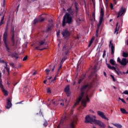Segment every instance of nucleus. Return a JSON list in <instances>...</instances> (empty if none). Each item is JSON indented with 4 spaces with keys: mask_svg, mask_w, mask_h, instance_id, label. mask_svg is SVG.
I'll use <instances>...</instances> for the list:
<instances>
[{
    "mask_svg": "<svg viewBox=\"0 0 128 128\" xmlns=\"http://www.w3.org/2000/svg\"><path fill=\"white\" fill-rule=\"evenodd\" d=\"M94 86V82H90V84H86L83 85L81 88V92L78 98L77 101L74 104V106H76L78 104H80L81 100H82V98H84V92H88V90L92 88Z\"/></svg>",
    "mask_w": 128,
    "mask_h": 128,
    "instance_id": "1",
    "label": "nucleus"
},
{
    "mask_svg": "<svg viewBox=\"0 0 128 128\" xmlns=\"http://www.w3.org/2000/svg\"><path fill=\"white\" fill-rule=\"evenodd\" d=\"M68 12L66 13L63 17L62 26H66V24H70L72 22V16H74V10L72 9V7L68 8L67 10Z\"/></svg>",
    "mask_w": 128,
    "mask_h": 128,
    "instance_id": "2",
    "label": "nucleus"
},
{
    "mask_svg": "<svg viewBox=\"0 0 128 128\" xmlns=\"http://www.w3.org/2000/svg\"><path fill=\"white\" fill-rule=\"evenodd\" d=\"M85 122L86 124H92V122H94V124H96L102 128H106V126L102 122L98 120H96V116H90V115H87L85 118Z\"/></svg>",
    "mask_w": 128,
    "mask_h": 128,
    "instance_id": "3",
    "label": "nucleus"
},
{
    "mask_svg": "<svg viewBox=\"0 0 128 128\" xmlns=\"http://www.w3.org/2000/svg\"><path fill=\"white\" fill-rule=\"evenodd\" d=\"M8 24H7L6 27V31L3 35V41L4 42V46L6 48V52H10V47L8 46V42H6V40L8 39Z\"/></svg>",
    "mask_w": 128,
    "mask_h": 128,
    "instance_id": "4",
    "label": "nucleus"
},
{
    "mask_svg": "<svg viewBox=\"0 0 128 128\" xmlns=\"http://www.w3.org/2000/svg\"><path fill=\"white\" fill-rule=\"evenodd\" d=\"M68 120V114L66 112H65L64 114V116H62V118L61 119V120L58 124V126H57L58 128H60V126H62V124H64V122H66Z\"/></svg>",
    "mask_w": 128,
    "mask_h": 128,
    "instance_id": "5",
    "label": "nucleus"
},
{
    "mask_svg": "<svg viewBox=\"0 0 128 128\" xmlns=\"http://www.w3.org/2000/svg\"><path fill=\"white\" fill-rule=\"evenodd\" d=\"M62 34L64 38H70V32L66 29L63 30L62 32Z\"/></svg>",
    "mask_w": 128,
    "mask_h": 128,
    "instance_id": "6",
    "label": "nucleus"
},
{
    "mask_svg": "<svg viewBox=\"0 0 128 128\" xmlns=\"http://www.w3.org/2000/svg\"><path fill=\"white\" fill-rule=\"evenodd\" d=\"M46 42L45 40H40L38 42V46H36L35 48V50H44L46 49V48H42V46H44Z\"/></svg>",
    "mask_w": 128,
    "mask_h": 128,
    "instance_id": "7",
    "label": "nucleus"
},
{
    "mask_svg": "<svg viewBox=\"0 0 128 128\" xmlns=\"http://www.w3.org/2000/svg\"><path fill=\"white\" fill-rule=\"evenodd\" d=\"M6 108L8 110L12 108V98L8 97L6 98Z\"/></svg>",
    "mask_w": 128,
    "mask_h": 128,
    "instance_id": "8",
    "label": "nucleus"
},
{
    "mask_svg": "<svg viewBox=\"0 0 128 128\" xmlns=\"http://www.w3.org/2000/svg\"><path fill=\"white\" fill-rule=\"evenodd\" d=\"M90 102V98H88V96L87 95L86 98H83L82 100V104L84 108L86 106V102Z\"/></svg>",
    "mask_w": 128,
    "mask_h": 128,
    "instance_id": "9",
    "label": "nucleus"
},
{
    "mask_svg": "<svg viewBox=\"0 0 128 128\" xmlns=\"http://www.w3.org/2000/svg\"><path fill=\"white\" fill-rule=\"evenodd\" d=\"M97 114L99 116H100V118H102L104 120H108V119L106 116V115H104V114L103 112L101 111H98Z\"/></svg>",
    "mask_w": 128,
    "mask_h": 128,
    "instance_id": "10",
    "label": "nucleus"
},
{
    "mask_svg": "<svg viewBox=\"0 0 128 128\" xmlns=\"http://www.w3.org/2000/svg\"><path fill=\"white\" fill-rule=\"evenodd\" d=\"M62 50L65 54L66 56L70 52V47L68 46V45H64L62 48Z\"/></svg>",
    "mask_w": 128,
    "mask_h": 128,
    "instance_id": "11",
    "label": "nucleus"
},
{
    "mask_svg": "<svg viewBox=\"0 0 128 128\" xmlns=\"http://www.w3.org/2000/svg\"><path fill=\"white\" fill-rule=\"evenodd\" d=\"M126 12V9H124V7H122V8L120 9V11L118 12V15L117 16V18H118L120 16H122Z\"/></svg>",
    "mask_w": 128,
    "mask_h": 128,
    "instance_id": "12",
    "label": "nucleus"
},
{
    "mask_svg": "<svg viewBox=\"0 0 128 128\" xmlns=\"http://www.w3.org/2000/svg\"><path fill=\"white\" fill-rule=\"evenodd\" d=\"M44 21V18H36L34 20V24H36L38 22H42Z\"/></svg>",
    "mask_w": 128,
    "mask_h": 128,
    "instance_id": "13",
    "label": "nucleus"
},
{
    "mask_svg": "<svg viewBox=\"0 0 128 128\" xmlns=\"http://www.w3.org/2000/svg\"><path fill=\"white\" fill-rule=\"evenodd\" d=\"M64 92L67 96H70V85L67 86L64 88Z\"/></svg>",
    "mask_w": 128,
    "mask_h": 128,
    "instance_id": "14",
    "label": "nucleus"
},
{
    "mask_svg": "<svg viewBox=\"0 0 128 128\" xmlns=\"http://www.w3.org/2000/svg\"><path fill=\"white\" fill-rule=\"evenodd\" d=\"M112 40L110 42V46H111V54H114V44L112 42Z\"/></svg>",
    "mask_w": 128,
    "mask_h": 128,
    "instance_id": "15",
    "label": "nucleus"
},
{
    "mask_svg": "<svg viewBox=\"0 0 128 128\" xmlns=\"http://www.w3.org/2000/svg\"><path fill=\"white\" fill-rule=\"evenodd\" d=\"M121 66H126L128 64V61H126V58H123L121 60V63H120Z\"/></svg>",
    "mask_w": 128,
    "mask_h": 128,
    "instance_id": "16",
    "label": "nucleus"
},
{
    "mask_svg": "<svg viewBox=\"0 0 128 128\" xmlns=\"http://www.w3.org/2000/svg\"><path fill=\"white\" fill-rule=\"evenodd\" d=\"M1 90L3 92L4 96H8V90H6L4 88H1Z\"/></svg>",
    "mask_w": 128,
    "mask_h": 128,
    "instance_id": "17",
    "label": "nucleus"
},
{
    "mask_svg": "<svg viewBox=\"0 0 128 128\" xmlns=\"http://www.w3.org/2000/svg\"><path fill=\"white\" fill-rule=\"evenodd\" d=\"M106 66H107L108 68H110V70H116V69L115 68L114 66H110V64L106 63Z\"/></svg>",
    "mask_w": 128,
    "mask_h": 128,
    "instance_id": "18",
    "label": "nucleus"
},
{
    "mask_svg": "<svg viewBox=\"0 0 128 128\" xmlns=\"http://www.w3.org/2000/svg\"><path fill=\"white\" fill-rule=\"evenodd\" d=\"M5 70L8 72V74H10V68L8 67V63L6 62H5V66H4Z\"/></svg>",
    "mask_w": 128,
    "mask_h": 128,
    "instance_id": "19",
    "label": "nucleus"
},
{
    "mask_svg": "<svg viewBox=\"0 0 128 128\" xmlns=\"http://www.w3.org/2000/svg\"><path fill=\"white\" fill-rule=\"evenodd\" d=\"M112 126H116V128H122V126L120 124H114V123H112Z\"/></svg>",
    "mask_w": 128,
    "mask_h": 128,
    "instance_id": "20",
    "label": "nucleus"
},
{
    "mask_svg": "<svg viewBox=\"0 0 128 128\" xmlns=\"http://www.w3.org/2000/svg\"><path fill=\"white\" fill-rule=\"evenodd\" d=\"M120 110L124 114H128V112L124 108H120Z\"/></svg>",
    "mask_w": 128,
    "mask_h": 128,
    "instance_id": "21",
    "label": "nucleus"
},
{
    "mask_svg": "<svg viewBox=\"0 0 128 128\" xmlns=\"http://www.w3.org/2000/svg\"><path fill=\"white\" fill-rule=\"evenodd\" d=\"M11 41L12 42V46H16V40H14V37L12 36L10 38Z\"/></svg>",
    "mask_w": 128,
    "mask_h": 128,
    "instance_id": "22",
    "label": "nucleus"
},
{
    "mask_svg": "<svg viewBox=\"0 0 128 128\" xmlns=\"http://www.w3.org/2000/svg\"><path fill=\"white\" fill-rule=\"evenodd\" d=\"M110 63L112 66H116V61H114V59H110Z\"/></svg>",
    "mask_w": 128,
    "mask_h": 128,
    "instance_id": "23",
    "label": "nucleus"
},
{
    "mask_svg": "<svg viewBox=\"0 0 128 128\" xmlns=\"http://www.w3.org/2000/svg\"><path fill=\"white\" fill-rule=\"evenodd\" d=\"M118 22H117L116 24V28H115V32H114V34H116H116H118V29L120 28V26H118Z\"/></svg>",
    "mask_w": 128,
    "mask_h": 128,
    "instance_id": "24",
    "label": "nucleus"
},
{
    "mask_svg": "<svg viewBox=\"0 0 128 128\" xmlns=\"http://www.w3.org/2000/svg\"><path fill=\"white\" fill-rule=\"evenodd\" d=\"M94 37H92V39L90 40V43H89V45H88V48H90V46H92V42H94Z\"/></svg>",
    "mask_w": 128,
    "mask_h": 128,
    "instance_id": "25",
    "label": "nucleus"
},
{
    "mask_svg": "<svg viewBox=\"0 0 128 128\" xmlns=\"http://www.w3.org/2000/svg\"><path fill=\"white\" fill-rule=\"evenodd\" d=\"M10 32L12 33V36H14V27L11 28Z\"/></svg>",
    "mask_w": 128,
    "mask_h": 128,
    "instance_id": "26",
    "label": "nucleus"
},
{
    "mask_svg": "<svg viewBox=\"0 0 128 128\" xmlns=\"http://www.w3.org/2000/svg\"><path fill=\"white\" fill-rule=\"evenodd\" d=\"M122 56L123 58H128V52H122Z\"/></svg>",
    "mask_w": 128,
    "mask_h": 128,
    "instance_id": "27",
    "label": "nucleus"
},
{
    "mask_svg": "<svg viewBox=\"0 0 128 128\" xmlns=\"http://www.w3.org/2000/svg\"><path fill=\"white\" fill-rule=\"evenodd\" d=\"M104 9L102 8L100 10V16H102L104 18Z\"/></svg>",
    "mask_w": 128,
    "mask_h": 128,
    "instance_id": "28",
    "label": "nucleus"
},
{
    "mask_svg": "<svg viewBox=\"0 0 128 128\" xmlns=\"http://www.w3.org/2000/svg\"><path fill=\"white\" fill-rule=\"evenodd\" d=\"M4 16H3L2 18V20H0V26L4 24Z\"/></svg>",
    "mask_w": 128,
    "mask_h": 128,
    "instance_id": "29",
    "label": "nucleus"
},
{
    "mask_svg": "<svg viewBox=\"0 0 128 128\" xmlns=\"http://www.w3.org/2000/svg\"><path fill=\"white\" fill-rule=\"evenodd\" d=\"M103 20H104V17L100 16V20H99V23L102 24Z\"/></svg>",
    "mask_w": 128,
    "mask_h": 128,
    "instance_id": "30",
    "label": "nucleus"
},
{
    "mask_svg": "<svg viewBox=\"0 0 128 128\" xmlns=\"http://www.w3.org/2000/svg\"><path fill=\"white\" fill-rule=\"evenodd\" d=\"M4 88V86L2 85V78H0V88Z\"/></svg>",
    "mask_w": 128,
    "mask_h": 128,
    "instance_id": "31",
    "label": "nucleus"
},
{
    "mask_svg": "<svg viewBox=\"0 0 128 128\" xmlns=\"http://www.w3.org/2000/svg\"><path fill=\"white\" fill-rule=\"evenodd\" d=\"M74 6H75V8H76V14H78V3L76 2L74 3Z\"/></svg>",
    "mask_w": 128,
    "mask_h": 128,
    "instance_id": "32",
    "label": "nucleus"
},
{
    "mask_svg": "<svg viewBox=\"0 0 128 128\" xmlns=\"http://www.w3.org/2000/svg\"><path fill=\"white\" fill-rule=\"evenodd\" d=\"M118 100H121V102H123V104H126V101L120 98V97H119Z\"/></svg>",
    "mask_w": 128,
    "mask_h": 128,
    "instance_id": "33",
    "label": "nucleus"
},
{
    "mask_svg": "<svg viewBox=\"0 0 128 128\" xmlns=\"http://www.w3.org/2000/svg\"><path fill=\"white\" fill-rule=\"evenodd\" d=\"M50 30H52V26H48L47 27L46 32H50Z\"/></svg>",
    "mask_w": 128,
    "mask_h": 128,
    "instance_id": "34",
    "label": "nucleus"
},
{
    "mask_svg": "<svg viewBox=\"0 0 128 128\" xmlns=\"http://www.w3.org/2000/svg\"><path fill=\"white\" fill-rule=\"evenodd\" d=\"M70 126L71 128H74V122H71V124H70Z\"/></svg>",
    "mask_w": 128,
    "mask_h": 128,
    "instance_id": "35",
    "label": "nucleus"
},
{
    "mask_svg": "<svg viewBox=\"0 0 128 128\" xmlns=\"http://www.w3.org/2000/svg\"><path fill=\"white\" fill-rule=\"evenodd\" d=\"M12 58H16V59L18 58V56H16V54H12Z\"/></svg>",
    "mask_w": 128,
    "mask_h": 128,
    "instance_id": "36",
    "label": "nucleus"
},
{
    "mask_svg": "<svg viewBox=\"0 0 128 128\" xmlns=\"http://www.w3.org/2000/svg\"><path fill=\"white\" fill-rule=\"evenodd\" d=\"M45 70L46 72L47 76H48V74H50V70H48V69H46Z\"/></svg>",
    "mask_w": 128,
    "mask_h": 128,
    "instance_id": "37",
    "label": "nucleus"
},
{
    "mask_svg": "<svg viewBox=\"0 0 128 128\" xmlns=\"http://www.w3.org/2000/svg\"><path fill=\"white\" fill-rule=\"evenodd\" d=\"M110 76L112 78V79L113 82H116V78H114V76L112 74H110Z\"/></svg>",
    "mask_w": 128,
    "mask_h": 128,
    "instance_id": "38",
    "label": "nucleus"
},
{
    "mask_svg": "<svg viewBox=\"0 0 128 128\" xmlns=\"http://www.w3.org/2000/svg\"><path fill=\"white\" fill-rule=\"evenodd\" d=\"M28 60V56H26L22 59L23 62H24Z\"/></svg>",
    "mask_w": 128,
    "mask_h": 128,
    "instance_id": "39",
    "label": "nucleus"
},
{
    "mask_svg": "<svg viewBox=\"0 0 128 128\" xmlns=\"http://www.w3.org/2000/svg\"><path fill=\"white\" fill-rule=\"evenodd\" d=\"M38 0H27L28 2H36Z\"/></svg>",
    "mask_w": 128,
    "mask_h": 128,
    "instance_id": "40",
    "label": "nucleus"
},
{
    "mask_svg": "<svg viewBox=\"0 0 128 128\" xmlns=\"http://www.w3.org/2000/svg\"><path fill=\"white\" fill-rule=\"evenodd\" d=\"M92 16L94 20H96V12H92Z\"/></svg>",
    "mask_w": 128,
    "mask_h": 128,
    "instance_id": "41",
    "label": "nucleus"
},
{
    "mask_svg": "<svg viewBox=\"0 0 128 128\" xmlns=\"http://www.w3.org/2000/svg\"><path fill=\"white\" fill-rule=\"evenodd\" d=\"M60 104V106H64V103L62 102H58V103H56V102H54V104Z\"/></svg>",
    "mask_w": 128,
    "mask_h": 128,
    "instance_id": "42",
    "label": "nucleus"
},
{
    "mask_svg": "<svg viewBox=\"0 0 128 128\" xmlns=\"http://www.w3.org/2000/svg\"><path fill=\"white\" fill-rule=\"evenodd\" d=\"M117 62H118L119 64H120V63L122 62V60H120V57H118L117 59Z\"/></svg>",
    "mask_w": 128,
    "mask_h": 128,
    "instance_id": "43",
    "label": "nucleus"
},
{
    "mask_svg": "<svg viewBox=\"0 0 128 128\" xmlns=\"http://www.w3.org/2000/svg\"><path fill=\"white\" fill-rule=\"evenodd\" d=\"M66 60V57L64 56V57L62 58V61H61V62H64V60Z\"/></svg>",
    "mask_w": 128,
    "mask_h": 128,
    "instance_id": "44",
    "label": "nucleus"
},
{
    "mask_svg": "<svg viewBox=\"0 0 128 128\" xmlns=\"http://www.w3.org/2000/svg\"><path fill=\"white\" fill-rule=\"evenodd\" d=\"M47 92L48 94H50V92H52V91L50 90V88H48L47 89Z\"/></svg>",
    "mask_w": 128,
    "mask_h": 128,
    "instance_id": "45",
    "label": "nucleus"
},
{
    "mask_svg": "<svg viewBox=\"0 0 128 128\" xmlns=\"http://www.w3.org/2000/svg\"><path fill=\"white\" fill-rule=\"evenodd\" d=\"M100 26H102V23H98L97 25L98 28H100Z\"/></svg>",
    "mask_w": 128,
    "mask_h": 128,
    "instance_id": "46",
    "label": "nucleus"
},
{
    "mask_svg": "<svg viewBox=\"0 0 128 128\" xmlns=\"http://www.w3.org/2000/svg\"><path fill=\"white\" fill-rule=\"evenodd\" d=\"M10 66H12V68H14V63H10Z\"/></svg>",
    "mask_w": 128,
    "mask_h": 128,
    "instance_id": "47",
    "label": "nucleus"
},
{
    "mask_svg": "<svg viewBox=\"0 0 128 128\" xmlns=\"http://www.w3.org/2000/svg\"><path fill=\"white\" fill-rule=\"evenodd\" d=\"M110 8L111 10H114V5L112 4V3H110Z\"/></svg>",
    "mask_w": 128,
    "mask_h": 128,
    "instance_id": "48",
    "label": "nucleus"
},
{
    "mask_svg": "<svg viewBox=\"0 0 128 128\" xmlns=\"http://www.w3.org/2000/svg\"><path fill=\"white\" fill-rule=\"evenodd\" d=\"M106 50H104V52H103V55H102V58H104V56H106Z\"/></svg>",
    "mask_w": 128,
    "mask_h": 128,
    "instance_id": "49",
    "label": "nucleus"
},
{
    "mask_svg": "<svg viewBox=\"0 0 128 128\" xmlns=\"http://www.w3.org/2000/svg\"><path fill=\"white\" fill-rule=\"evenodd\" d=\"M62 68V64H60L58 69V72H60V70Z\"/></svg>",
    "mask_w": 128,
    "mask_h": 128,
    "instance_id": "50",
    "label": "nucleus"
},
{
    "mask_svg": "<svg viewBox=\"0 0 128 128\" xmlns=\"http://www.w3.org/2000/svg\"><path fill=\"white\" fill-rule=\"evenodd\" d=\"M43 126H48V122H45L44 123Z\"/></svg>",
    "mask_w": 128,
    "mask_h": 128,
    "instance_id": "51",
    "label": "nucleus"
},
{
    "mask_svg": "<svg viewBox=\"0 0 128 128\" xmlns=\"http://www.w3.org/2000/svg\"><path fill=\"white\" fill-rule=\"evenodd\" d=\"M123 94H128V91L125 90Z\"/></svg>",
    "mask_w": 128,
    "mask_h": 128,
    "instance_id": "52",
    "label": "nucleus"
},
{
    "mask_svg": "<svg viewBox=\"0 0 128 128\" xmlns=\"http://www.w3.org/2000/svg\"><path fill=\"white\" fill-rule=\"evenodd\" d=\"M83 80L82 79H80L78 80V84H80V82H82Z\"/></svg>",
    "mask_w": 128,
    "mask_h": 128,
    "instance_id": "53",
    "label": "nucleus"
},
{
    "mask_svg": "<svg viewBox=\"0 0 128 128\" xmlns=\"http://www.w3.org/2000/svg\"><path fill=\"white\" fill-rule=\"evenodd\" d=\"M0 62H1V64H6V62H4V60H0Z\"/></svg>",
    "mask_w": 128,
    "mask_h": 128,
    "instance_id": "54",
    "label": "nucleus"
},
{
    "mask_svg": "<svg viewBox=\"0 0 128 128\" xmlns=\"http://www.w3.org/2000/svg\"><path fill=\"white\" fill-rule=\"evenodd\" d=\"M60 32L59 30L58 32L56 33V36H60Z\"/></svg>",
    "mask_w": 128,
    "mask_h": 128,
    "instance_id": "55",
    "label": "nucleus"
},
{
    "mask_svg": "<svg viewBox=\"0 0 128 128\" xmlns=\"http://www.w3.org/2000/svg\"><path fill=\"white\" fill-rule=\"evenodd\" d=\"M114 72H116V74H118V76H120V73H118V72L116 70H116H114Z\"/></svg>",
    "mask_w": 128,
    "mask_h": 128,
    "instance_id": "56",
    "label": "nucleus"
},
{
    "mask_svg": "<svg viewBox=\"0 0 128 128\" xmlns=\"http://www.w3.org/2000/svg\"><path fill=\"white\" fill-rule=\"evenodd\" d=\"M114 4H116V0H113Z\"/></svg>",
    "mask_w": 128,
    "mask_h": 128,
    "instance_id": "57",
    "label": "nucleus"
},
{
    "mask_svg": "<svg viewBox=\"0 0 128 128\" xmlns=\"http://www.w3.org/2000/svg\"><path fill=\"white\" fill-rule=\"evenodd\" d=\"M5 2H6V0H3V6H4Z\"/></svg>",
    "mask_w": 128,
    "mask_h": 128,
    "instance_id": "58",
    "label": "nucleus"
},
{
    "mask_svg": "<svg viewBox=\"0 0 128 128\" xmlns=\"http://www.w3.org/2000/svg\"><path fill=\"white\" fill-rule=\"evenodd\" d=\"M98 30H100V28H97V30H96V34H98Z\"/></svg>",
    "mask_w": 128,
    "mask_h": 128,
    "instance_id": "59",
    "label": "nucleus"
},
{
    "mask_svg": "<svg viewBox=\"0 0 128 128\" xmlns=\"http://www.w3.org/2000/svg\"><path fill=\"white\" fill-rule=\"evenodd\" d=\"M56 80V77H55L53 80H52V82H54Z\"/></svg>",
    "mask_w": 128,
    "mask_h": 128,
    "instance_id": "60",
    "label": "nucleus"
},
{
    "mask_svg": "<svg viewBox=\"0 0 128 128\" xmlns=\"http://www.w3.org/2000/svg\"><path fill=\"white\" fill-rule=\"evenodd\" d=\"M46 82H48V80H46L44 81V84H46Z\"/></svg>",
    "mask_w": 128,
    "mask_h": 128,
    "instance_id": "61",
    "label": "nucleus"
},
{
    "mask_svg": "<svg viewBox=\"0 0 128 128\" xmlns=\"http://www.w3.org/2000/svg\"><path fill=\"white\" fill-rule=\"evenodd\" d=\"M126 44L128 46V39L126 40Z\"/></svg>",
    "mask_w": 128,
    "mask_h": 128,
    "instance_id": "62",
    "label": "nucleus"
},
{
    "mask_svg": "<svg viewBox=\"0 0 128 128\" xmlns=\"http://www.w3.org/2000/svg\"><path fill=\"white\" fill-rule=\"evenodd\" d=\"M104 74L105 76H106V73L105 72H104Z\"/></svg>",
    "mask_w": 128,
    "mask_h": 128,
    "instance_id": "63",
    "label": "nucleus"
},
{
    "mask_svg": "<svg viewBox=\"0 0 128 128\" xmlns=\"http://www.w3.org/2000/svg\"><path fill=\"white\" fill-rule=\"evenodd\" d=\"M123 74H128V70L126 71V72H124Z\"/></svg>",
    "mask_w": 128,
    "mask_h": 128,
    "instance_id": "64",
    "label": "nucleus"
}]
</instances>
